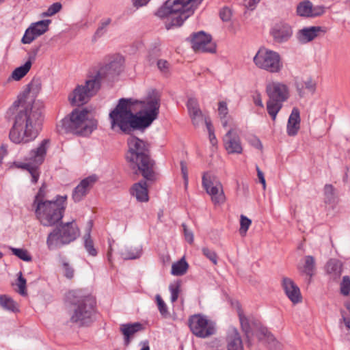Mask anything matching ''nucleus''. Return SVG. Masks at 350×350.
<instances>
[{
  "label": "nucleus",
  "instance_id": "f03ea898",
  "mask_svg": "<svg viewBox=\"0 0 350 350\" xmlns=\"http://www.w3.org/2000/svg\"><path fill=\"white\" fill-rule=\"evenodd\" d=\"M122 63L120 60H113L109 64L100 67L95 75L90 76L85 85H77L68 96V100L72 105H83L89 100L90 97L95 95L100 88L103 79L118 74L121 70Z\"/></svg>",
  "mask_w": 350,
  "mask_h": 350
},
{
  "label": "nucleus",
  "instance_id": "603ef678",
  "mask_svg": "<svg viewBox=\"0 0 350 350\" xmlns=\"http://www.w3.org/2000/svg\"><path fill=\"white\" fill-rule=\"evenodd\" d=\"M45 188H46L45 185L42 184V185L39 189L38 192L37 193V194L35 196V198H34V200H33V202L32 204L33 207L35 206H37L38 203H39L40 202L48 201L47 200H44L45 195H46Z\"/></svg>",
  "mask_w": 350,
  "mask_h": 350
},
{
  "label": "nucleus",
  "instance_id": "5701e85b",
  "mask_svg": "<svg viewBox=\"0 0 350 350\" xmlns=\"http://www.w3.org/2000/svg\"><path fill=\"white\" fill-rule=\"evenodd\" d=\"M224 144L228 153H241L243 148L237 133L230 129L224 137Z\"/></svg>",
  "mask_w": 350,
  "mask_h": 350
},
{
  "label": "nucleus",
  "instance_id": "a878e982",
  "mask_svg": "<svg viewBox=\"0 0 350 350\" xmlns=\"http://www.w3.org/2000/svg\"><path fill=\"white\" fill-rule=\"evenodd\" d=\"M226 340L227 350H243V341L237 329L230 328Z\"/></svg>",
  "mask_w": 350,
  "mask_h": 350
},
{
  "label": "nucleus",
  "instance_id": "473e14b6",
  "mask_svg": "<svg viewBox=\"0 0 350 350\" xmlns=\"http://www.w3.org/2000/svg\"><path fill=\"white\" fill-rule=\"evenodd\" d=\"M144 329L143 325L139 322L134 323L122 324L120 326V331L124 336L126 343L129 342V338Z\"/></svg>",
  "mask_w": 350,
  "mask_h": 350
},
{
  "label": "nucleus",
  "instance_id": "680f3d73",
  "mask_svg": "<svg viewBox=\"0 0 350 350\" xmlns=\"http://www.w3.org/2000/svg\"><path fill=\"white\" fill-rule=\"evenodd\" d=\"M157 66L160 70L165 72L168 68L169 63L165 60L160 59L157 62Z\"/></svg>",
  "mask_w": 350,
  "mask_h": 350
},
{
  "label": "nucleus",
  "instance_id": "3c124183",
  "mask_svg": "<svg viewBox=\"0 0 350 350\" xmlns=\"http://www.w3.org/2000/svg\"><path fill=\"white\" fill-rule=\"evenodd\" d=\"M62 6V4L59 2L54 3L52 4L49 8L47 9V10L42 14V16L46 17V16H52L55 15L56 13L59 12Z\"/></svg>",
  "mask_w": 350,
  "mask_h": 350
},
{
  "label": "nucleus",
  "instance_id": "79ce46f5",
  "mask_svg": "<svg viewBox=\"0 0 350 350\" xmlns=\"http://www.w3.org/2000/svg\"><path fill=\"white\" fill-rule=\"evenodd\" d=\"M53 144L49 139H44L40 142L37 148L32 151V153H46L48 151L57 152V150L53 148Z\"/></svg>",
  "mask_w": 350,
  "mask_h": 350
},
{
  "label": "nucleus",
  "instance_id": "864d4df0",
  "mask_svg": "<svg viewBox=\"0 0 350 350\" xmlns=\"http://www.w3.org/2000/svg\"><path fill=\"white\" fill-rule=\"evenodd\" d=\"M202 254L209 259L214 265H217L218 256L215 251L208 248L203 247L202 249Z\"/></svg>",
  "mask_w": 350,
  "mask_h": 350
},
{
  "label": "nucleus",
  "instance_id": "2f4dec72",
  "mask_svg": "<svg viewBox=\"0 0 350 350\" xmlns=\"http://www.w3.org/2000/svg\"><path fill=\"white\" fill-rule=\"evenodd\" d=\"M42 88V83L40 79L33 78L27 86V91L24 92L19 97L25 96L32 98L33 105L39 106L42 109V105L34 100V96L40 91Z\"/></svg>",
  "mask_w": 350,
  "mask_h": 350
},
{
  "label": "nucleus",
  "instance_id": "ea45409f",
  "mask_svg": "<svg viewBox=\"0 0 350 350\" xmlns=\"http://www.w3.org/2000/svg\"><path fill=\"white\" fill-rule=\"evenodd\" d=\"M188 263L184 258H181L172 266L171 273L174 275H183L188 269Z\"/></svg>",
  "mask_w": 350,
  "mask_h": 350
},
{
  "label": "nucleus",
  "instance_id": "7ed1b4c3",
  "mask_svg": "<svg viewBox=\"0 0 350 350\" xmlns=\"http://www.w3.org/2000/svg\"><path fill=\"white\" fill-rule=\"evenodd\" d=\"M202 0H167L157 10L159 18H165V27L170 29L183 25Z\"/></svg>",
  "mask_w": 350,
  "mask_h": 350
},
{
  "label": "nucleus",
  "instance_id": "aec40b11",
  "mask_svg": "<svg viewBox=\"0 0 350 350\" xmlns=\"http://www.w3.org/2000/svg\"><path fill=\"white\" fill-rule=\"evenodd\" d=\"M270 34L275 42L281 44L290 40L293 36V29L288 24L280 22L272 27Z\"/></svg>",
  "mask_w": 350,
  "mask_h": 350
},
{
  "label": "nucleus",
  "instance_id": "4468645a",
  "mask_svg": "<svg viewBox=\"0 0 350 350\" xmlns=\"http://www.w3.org/2000/svg\"><path fill=\"white\" fill-rule=\"evenodd\" d=\"M44 160V154H29V157L24 159V161H14L13 165L28 171L31 176V183L36 184L40 177L39 166Z\"/></svg>",
  "mask_w": 350,
  "mask_h": 350
},
{
  "label": "nucleus",
  "instance_id": "20e7f679",
  "mask_svg": "<svg viewBox=\"0 0 350 350\" xmlns=\"http://www.w3.org/2000/svg\"><path fill=\"white\" fill-rule=\"evenodd\" d=\"M137 101L131 98H121L116 107L109 113V120L113 131L129 133L134 129H143L138 116L133 112V106Z\"/></svg>",
  "mask_w": 350,
  "mask_h": 350
},
{
  "label": "nucleus",
  "instance_id": "1a4fd4ad",
  "mask_svg": "<svg viewBox=\"0 0 350 350\" xmlns=\"http://www.w3.org/2000/svg\"><path fill=\"white\" fill-rule=\"evenodd\" d=\"M141 105L142 116L138 118L143 129L149 126L158 117L160 107V96L156 90H151L143 100H136Z\"/></svg>",
  "mask_w": 350,
  "mask_h": 350
},
{
  "label": "nucleus",
  "instance_id": "58836bf2",
  "mask_svg": "<svg viewBox=\"0 0 350 350\" xmlns=\"http://www.w3.org/2000/svg\"><path fill=\"white\" fill-rule=\"evenodd\" d=\"M121 257L124 260L136 259L141 256L142 249L138 247H126L120 252Z\"/></svg>",
  "mask_w": 350,
  "mask_h": 350
},
{
  "label": "nucleus",
  "instance_id": "0e129e2a",
  "mask_svg": "<svg viewBox=\"0 0 350 350\" xmlns=\"http://www.w3.org/2000/svg\"><path fill=\"white\" fill-rule=\"evenodd\" d=\"M260 0H245V5L247 8L253 10L255 8L256 5L260 2Z\"/></svg>",
  "mask_w": 350,
  "mask_h": 350
},
{
  "label": "nucleus",
  "instance_id": "dca6fc26",
  "mask_svg": "<svg viewBox=\"0 0 350 350\" xmlns=\"http://www.w3.org/2000/svg\"><path fill=\"white\" fill-rule=\"evenodd\" d=\"M187 107L188 109V112L189 117L191 119L192 123L194 126H198L200 124L202 123L204 120L206 127L209 131L211 132V123L210 121L204 118L202 112L200 109L198 103L195 98H189L187 103ZM211 142L213 143V139L215 137L213 134L210 133Z\"/></svg>",
  "mask_w": 350,
  "mask_h": 350
},
{
  "label": "nucleus",
  "instance_id": "9d476101",
  "mask_svg": "<svg viewBox=\"0 0 350 350\" xmlns=\"http://www.w3.org/2000/svg\"><path fill=\"white\" fill-rule=\"evenodd\" d=\"M253 61L258 68L271 73H278L283 68L280 55L278 52L265 47L258 49Z\"/></svg>",
  "mask_w": 350,
  "mask_h": 350
},
{
  "label": "nucleus",
  "instance_id": "69168bd1",
  "mask_svg": "<svg viewBox=\"0 0 350 350\" xmlns=\"http://www.w3.org/2000/svg\"><path fill=\"white\" fill-rule=\"evenodd\" d=\"M251 144L253 146H254L255 148H256L257 150H262V144H261V142L260 141L256 138V137H254L252 140H251Z\"/></svg>",
  "mask_w": 350,
  "mask_h": 350
},
{
  "label": "nucleus",
  "instance_id": "c9c22d12",
  "mask_svg": "<svg viewBox=\"0 0 350 350\" xmlns=\"http://www.w3.org/2000/svg\"><path fill=\"white\" fill-rule=\"evenodd\" d=\"M238 316L241 323V329L245 333V335L247 339L248 343H250V337L252 335V329L250 325L249 319L246 317L243 313V311L240 307L237 308Z\"/></svg>",
  "mask_w": 350,
  "mask_h": 350
},
{
  "label": "nucleus",
  "instance_id": "bb28decb",
  "mask_svg": "<svg viewBox=\"0 0 350 350\" xmlns=\"http://www.w3.org/2000/svg\"><path fill=\"white\" fill-rule=\"evenodd\" d=\"M300 113L299 110L295 107L293 109L288 118L286 132L289 136H295L300 129Z\"/></svg>",
  "mask_w": 350,
  "mask_h": 350
},
{
  "label": "nucleus",
  "instance_id": "6e6552de",
  "mask_svg": "<svg viewBox=\"0 0 350 350\" xmlns=\"http://www.w3.org/2000/svg\"><path fill=\"white\" fill-rule=\"evenodd\" d=\"M80 235V230L75 220L61 222L48 234L46 245L50 250L59 248L74 241Z\"/></svg>",
  "mask_w": 350,
  "mask_h": 350
},
{
  "label": "nucleus",
  "instance_id": "a18cd8bd",
  "mask_svg": "<svg viewBox=\"0 0 350 350\" xmlns=\"http://www.w3.org/2000/svg\"><path fill=\"white\" fill-rule=\"evenodd\" d=\"M155 300L161 315L163 318L169 317L170 312L168 311L167 306L159 294L156 295Z\"/></svg>",
  "mask_w": 350,
  "mask_h": 350
},
{
  "label": "nucleus",
  "instance_id": "b1692460",
  "mask_svg": "<svg viewBox=\"0 0 350 350\" xmlns=\"http://www.w3.org/2000/svg\"><path fill=\"white\" fill-rule=\"evenodd\" d=\"M282 284L286 296L294 304L301 301L299 288L291 279L283 278Z\"/></svg>",
  "mask_w": 350,
  "mask_h": 350
},
{
  "label": "nucleus",
  "instance_id": "4d7b16f0",
  "mask_svg": "<svg viewBox=\"0 0 350 350\" xmlns=\"http://www.w3.org/2000/svg\"><path fill=\"white\" fill-rule=\"evenodd\" d=\"M182 226L183 228V232L186 241L189 243H192L193 242V234L192 231L189 230L187 228V226H186L185 224H183Z\"/></svg>",
  "mask_w": 350,
  "mask_h": 350
},
{
  "label": "nucleus",
  "instance_id": "8fccbe9b",
  "mask_svg": "<svg viewBox=\"0 0 350 350\" xmlns=\"http://www.w3.org/2000/svg\"><path fill=\"white\" fill-rule=\"evenodd\" d=\"M340 293L344 296H347L350 293V278L345 275L342 278V280L340 285Z\"/></svg>",
  "mask_w": 350,
  "mask_h": 350
},
{
  "label": "nucleus",
  "instance_id": "39448f33",
  "mask_svg": "<svg viewBox=\"0 0 350 350\" xmlns=\"http://www.w3.org/2000/svg\"><path fill=\"white\" fill-rule=\"evenodd\" d=\"M97 127V121L85 109H75L57 125L59 132H70L86 136Z\"/></svg>",
  "mask_w": 350,
  "mask_h": 350
},
{
  "label": "nucleus",
  "instance_id": "cd10ccee",
  "mask_svg": "<svg viewBox=\"0 0 350 350\" xmlns=\"http://www.w3.org/2000/svg\"><path fill=\"white\" fill-rule=\"evenodd\" d=\"M148 185L145 180L135 183L131 189V194L135 196L137 201L147 202L148 200Z\"/></svg>",
  "mask_w": 350,
  "mask_h": 350
},
{
  "label": "nucleus",
  "instance_id": "5fc2aeb1",
  "mask_svg": "<svg viewBox=\"0 0 350 350\" xmlns=\"http://www.w3.org/2000/svg\"><path fill=\"white\" fill-rule=\"evenodd\" d=\"M19 288V293L22 295H27L26 292V280L22 276V273H19V276L18 278V284Z\"/></svg>",
  "mask_w": 350,
  "mask_h": 350
},
{
  "label": "nucleus",
  "instance_id": "49530a36",
  "mask_svg": "<svg viewBox=\"0 0 350 350\" xmlns=\"http://www.w3.org/2000/svg\"><path fill=\"white\" fill-rule=\"evenodd\" d=\"M10 250L14 255L24 261L29 262L32 259L31 255L25 249L10 247Z\"/></svg>",
  "mask_w": 350,
  "mask_h": 350
},
{
  "label": "nucleus",
  "instance_id": "052dcab7",
  "mask_svg": "<svg viewBox=\"0 0 350 350\" xmlns=\"http://www.w3.org/2000/svg\"><path fill=\"white\" fill-rule=\"evenodd\" d=\"M256 170L257 171V176L260 183H262L263 188L265 189L266 183L263 172L260 170L258 165H256Z\"/></svg>",
  "mask_w": 350,
  "mask_h": 350
},
{
  "label": "nucleus",
  "instance_id": "a19ab883",
  "mask_svg": "<svg viewBox=\"0 0 350 350\" xmlns=\"http://www.w3.org/2000/svg\"><path fill=\"white\" fill-rule=\"evenodd\" d=\"M325 202L329 204H334L336 202V194L332 185L326 184L324 187Z\"/></svg>",
  "mask_w": 350,
  "mask_h": 350
},
{
  "label": "nucleus",
  "instance_id": "423d86ee",
  "mask_svg": "<svg viewBox=\"0 0 350 350\" xmlns=\"http://www.w3.org/2000/svg\"><path fill=\"white\" fill-rule=\"evenodd\" d=\"M75 299L72 301V310L70 313V323L78 327H87L96 320V302L90 295L80 296L77 292L72 293Z\"/></svg>",
  "mask_w": 350,
  "mask_h": 350
},
{
  "label": "nucleus",
  "instance_id": "e433bc0d",
  "mask_svg": "<svg viewBox=\"0 0 350 350\" xmlns=\"http://www.w3.org/2000/svg\"><path fill=\"white\" fill-rule=\"evenodd\" d=\"M283 103L282 101L269 98L267 102V111L273 121L275 120L278 112L282 109Z\"/></svg>",
  "mask_w": 350,
  "mask_h": 350
},
{
  "label": "nucleus",
  "instance_id": "f3484780",
  "mask_svg": "<svg viewBox=\"0 0 350 350\" xmlns=\"http://www.w3.org/2000/svg\"><path fill=\"white\" fill-rule=\"evenodd\" d=\"M51 20H42L32 23L25 31L21 42L23 44H30L38 37L42 36L49 29Z\"/></svg>",
  "mask_w": 350,
  "mask_h": 350
},
{
  "label": "nucleus",
  "instance_id": "ddd939ff",
  "mask_svg": "<svg viewBox=\"0 0 350 350\" xmlns=\"http://www.w3.org/2000/svg\"><path fill=\"white\" fill-rule=\"evenodd\" d=\"M202 186L211 196L215 204H221L226 201L223 187L218 178L211 172H205L202 176Z\"/></svg>",
  "mask_w": 350,
  "mask_h": 350
},
{
  "label": "nucleus",
  "instance_id": "412c9836",
  "mask_svg": "<svg viewBox=\"0 0 350 350\" xmlns=\"http://www.w3.org/2000/svg\"><path fill=\"white\" fill-rule=\"evenodd\" d=\"M326 31V28L321 26L304 27L297 32V39L301 43H308L324 35Z\"/></svg>",
  "mask_w": 350,
  "mask_h": 350
},
{
  "label": "nucleus",
  "instance_id": "c03bdc74",
  "mask_svg": "<svg viewBox=\"0 0 350 350\" xmlns=\"http://www.w3.org/2000/svg\"><path fill=\"white\" fill-rule=\"evenodd\" d=\"M90 226L88 230V232L85 235V242L84 245L86 251L89 253L90 255L92 256H96L97 255V251L94 246L93 241L90 237V229L92 227V222H90Z\"/></svg>",
  "mask_w": 350,
  "mask_h": 350
},
{
  "label": "nucleus",
  "instance_id": "09e8293b",
  "mask_svg": "<svg viewBox=\"0 0 350 350\" xmlns=\"http://www.w3.org/2000/svg\"><path fill=\"white\" fill-rule=\"evenodd\" d=\"M252 224V220L247 218L246 216L241 215L240 217V229L239 233L242 236H245L246 234L247 231L248 230L250 225Z\"/></svg>",
  "mask_w": 350,
  "mask_h": 350
},
{
  "label": "nucleus",
  "instance_id": "9b49d317",
  "mask_svg": "<svg viewBox=\"0 0 350 350\" xmlns=\"http://www.w3.org/2000/svg\"><path fill=\"white\" fill-rule=\"evenodd\" d=\"M188 325L193 334L200 338H208L216 332L215 323L200 314L191 316Z\"/></svg>",
  "mask_w": 350,
  "mask_h": 350
},
{
  "label": "nucleus",
  "instance_id": "37998d69",
  "mask_svg": "<svg viewBox=\"0 0 350 350\" xmlns=\"http://www.w3.org/2000/svg\"><path fill=\"white\" fill-rule=\"evenodd\" d=\"M0 306L3 309L12 312L17 311V306L16 302L7 295H0Z\"/></svg>",
  "mask_w": 350,
  "mask_h": 350
},
{
  "label": "nucleus",
  "instance_id": "72a5a7b5",
  "mask_svg": "<svg viewBox=\"0 0 350 350\" xmlns=\"http://www.w3.org/2000/svg\"><path fill=\"white\" fill-rule=\"evenodd\" d=\"M328 274L332 275L334 279L338 278L342 271V265L340 261L336 259H330L326 265Z\"/></svg>",
  "mask_w": 350,
  "mask_h": 350
},
{
  "label": "nucleus",
  "instance_id": "c756f323",
  "mask_svg": "<svg viewBox=\"0 0 350 350\" xmlns=\"http://www.w3.org/2000/svg\"><path fill=\"white\" fill-rule=\"evenodd\" d=\"M128 146L129 153H145V152L150 151L149 145L135 137L129 138Z\"/></svg>",
  "mask_w": 350,
  "mask_h": 350
},
{
  "label": "nucleus",
  "instance_id": "0eeeda50",
  "mask_svg": "<svg viewBox=\"0 0 350 350\" xmlns=\"http://www.w3.org/2000/svg\"><path fill=\"white\" fill-rule=\"evenodd\" d=\"M67 196H57L55 200L40 202L33 206L35 215L41 225L54 226L62 221L66 209Z\"/></svg>",
  "mask_w": 350,
  "mask_h": 350
},
{
  "label": "nucleus",
  "instance_id": "f8f14e48",
  "mask_svg": "<svg viewBox=\"0 0 350 350\" xmlns=\"http://www.w3.org/2000/svg\"><path fill=\"white\" fill-rule=\"evenodd\" d=\"M126 160L130 167L139 170L144 178L148 180L154 179V161L150 159V154H127Z\"/></svg>",
  "mask_w": 350,
  "mask_h": 350
},
{
  "label": "nucleus",
  "instance_id": "7c9ffc66",
  "mask_svg": "<svg viewBox=\"0 0 350 350\" xmlns=\"http://www.w3.org/2000/svg\"><path fill=\"white\" fill-rule=\"evenodd\" d=\"M297 269L302 274L309 276L308 282L310 278L314 275L315 271V260L312 256H306L304 259V264H299Z\"/></svg>",
  "mask_w": 350,
  "mask_h": 350
},
{
  "label": "nucleus",
  "instance_id": "a211bd4d",
  "mask_svg": "<svg viewBox=\"0 0 350 350\" xmlns=\"http://www.w3.org/2000/svg\"><path fill=\"white\" fill-rule=\"evenodd\" d=\"M266 93L269 98L285 102L289 98V88L284 83L270 81L266 85Z\"/></svg>",
  "mask_w": 350,
  "mask_h": 350
},
{
  "label": "nucleus",
  "instance_id": "774afa93",
  "mask_svg": "<svg viewBox=\"0 0 350 350\" xmlns=\"http://www.w3.org/2000/svg\"><path fill=\"white\" fill-rule=\"evenodd\" d=\"M8 152V146L5 144H2L0 146V153H5Z\"/></svg>",
  "mask_w": 350,
  "mask_h": 350
},
{
  "label": "nucleus",
  "instance_id": "6e6d98bb",
  "mask_svg": "<svg viewBox=\"0 0 350 350\" xmlns=\"http://www.w3.org/2000/svg\"><path fill=\"white\" fill-rule=\"evenodd\" d=\"M62 265L64 271V275L68 279L72 278L75 272L72 267L70 266V264L67 262H64Z\"/></svg>",
  "mask_w": 350,
  "mask_h": 350
},
{
  "label": "nucleus",
  "instance_id": "c85d7f7f",
  "mask_svg": "<svg viewBox=\"0 0 350 350\" xmlns=\"http://www.w3.org/2000/svg\"><path fill=\"white\" fill-rule=\"evenodd\" d=\"M217 111L220 122L223 127H232L234 124L233 119L228 114L229 111L226 102L222 100L218 103Z\"/></svg>",
  "mask_w": 350,
  "mask_h": 350
},
{
  "label": "nucleus",
  "instance_id": "f704fd0d",
  "mask_svg": "<svg viewBox=\"0 0 350 350\" xmlns=\"http://www.w3.org/2000/svg\"><path fill=\"white\" fill-rule=\"evenodd\" d=\"M33 59V57H30L24 65L14 69L11 75L12 78L15 81H19L24 77L31 69Z\"/></svg>",
  "mask_w": 350,
  "mask_h": 350
},
{
  "label": "nucleus",
  "instance_id": "13d9d810",
  "mask_svg": "<svg viewBox=\"0 0 350 350\" xmlns=\"http://www.w3.org/2000/svg\"><path fill=\"white\" fill-rule=\"evenodd\" d=\"M180 167H181V172L183 174V178L184 179L185 186L186 187L188 185V178H188V170H187V166L186 162H185L184 161H180Z\"/></svg>",
  "mask_w": 350,
  "mask_h": 350
},
{
  "label": "nucleus",
  "instance_id": "2eb2a0df",
  "mask_svg": "<svg viewBox=\"0 0 350 350\" xmlns=\"http://www.w3.org/2000/svg\"><path fill=\"white\" fill-rule=\"evenodd\" d=\"M191 47L198 53H214L216 46L211 36L203 31L194 33L191 39Z\"/></svg>",
  "mask_w": 350,
  "mask_h": 350
},
{
  "label": "nucleus",
  "instance_id": "4c0bfd02",
  "mask_svg": "<svg viewBox=\"0 0 350 350\" xmlns=\"http://www.w3.org/2000/svg\"><path fill=\"white\" fill-rule=\"evenodd\" d=\"M262 334L264 335L267 345L270 350H282V344L275 339L273 334L266 329H262Z\"/></svg>",
  "mask_w": 350,
  "mask_h": 350
},
{
  "label": "nucleus",
  "instance_id": "393cba45",
  "mask_svg": "<svg viewBox=\"0 0 350 350\" xmlns=\"http://www.w3.org/2000/svg\"><path fill=\"white\" fill-rule=\"evenodd\" d=\"M295 85L298 95L301 98L306 96L307 93L314 94L317 88L316 82L310 77L305 79H296Z\"/></svg>",
  "mask_w": 350,
  "mask_h": 350
},
{
  "label": "nucleus",
  "instance_id": "bf43d9fd",
  "mask_svg": "<svg viewBox=\"0 0 350 350\" xmlns=\"http://www.w3.org/2000/svg\"><path fill=\"white\" fill-rule=\"evenodd\" d=\"M220 17L224 21H228L231 17V12L228 8H224L220 12Z\"/></svg>",
  "mask_w": 350,
  "mask_h": 350
},
{
  "label": "nucleus",
  "instance_id": "4be33fe9",
  "mask_svg": "<svg viewBox=\"0 0 350 350\" xmlns=\"http://www.w3.org/2000/svg\"><path fill=\"white\" fill-rule=\"evenodd\" d=\"M324 12L323 6H313L312 3L308 0L299 3L297 7V14L304 17H317L323 14Z\"/></svg>",
  "mask_w": 350,
  "mask_h": 350
},
{
  "label": "nucleus",
  "instance_id": "e2e57ef3",
  "mask_svg": "<svg viewBox=\"0 0 350 350\" xmlns=\"http://www.w3.org/2000/svg\"><path fill=\"white\" fill-rule=\"evenodd\" d=\"M253 101L256 106H258L262 109L264 107L261 96L259 94H257L253 96Z\"/></svg>",
  "mask_w": 350,
  "mask_h": 350
},
{
  "label": "nucleus",
  "instance_id": "6ab92c4d",
  "mask_svg": "<svg viewBox=\"0 0 350 350\" xmlns=\"http://www.w3.org/2000/svg\"><path fill=\"white\" fill-rule=\"evenodd\" d=\"M97 180L98 177L95 174L83 179L72 191V198L74 202H81L88 195Z\"/></svg>",
  "mask_w": 350,
  "mask_h": 350
},
{
  "label": "nucleus",
  "instance_id": "338daca9",
  "mask_svg": "<svg viewBox=\"0 0 350 350\" xmlns=\"http://www.w3.org/2000/svg\"><path fill=\"white\" fill-rule=\"evenodd\" d=\"M149 1L150 0H132L133 5L137 8L146 5Z\"/></svg>",
  "mask_w": 350,
  "mask_h": 350
},
{
  "label": "nucleus",
  "instance_id": "de8ad7c7",
  "mask_svg": "<svg viewBox=\"0 0 350 350\" xmlns=\"http://www.w3.org/2000/svg\"><path fill=\"white\" fill-rule=\"evenodd\" d=\"M169 290L171 293V301L172 303L177 301L180 291V282L176 281L169 286Z\"/></svg>",
  "mask_w": 350,
  "mask_h": 350
},
{
  "label": "nucleus",
  "instance_id": "f257e3e1",
  "mask_svg": "<svg viewBox=\"0 0 350 350\" xmlns=\"http://www.w3.org/2000/svg\"><path fill=\"white\" fill-rule=\"evenodd\" d=\"M14 124L10 131V140L16 144L33 141L42 122V109L33 105L32 98L19 97L7 111Z\"/></svg>",
  "mask_w": 350,
  "mask_h": 350
}]
</instances>
